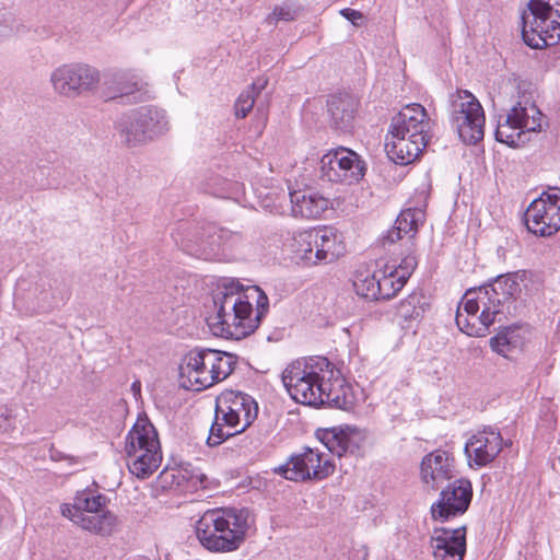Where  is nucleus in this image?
Here are the masks:
<instances>
[{
  "label": "nucleus",
  "instance_id": "f257e3e1",
  "mask_svg": "<svg viewBox=\"0 0 560 560\" xmlns=\"http://www.w3.org/2000/svg\"><path fill=\"white\" fill-rule=\"evenodd\" d=\"M215 314L208 317L211 331L221 337L248 336L269 311V299L257 285L244 288L237 280H224L213 296Z\"/></svg>",
  "mask_w": 560,
  "mask_h": 560
},
{
  "label": "nucleus",
  "instance_id": "f03ea898",
  "mask_svg": "<svg viewBox=\"0 0 560 560\" xmlns=\"http://www.w3.org/2000/svg\"><path fill=\"white\" fill-rule=\"evenodd\" d=\"M289 395L299 404L349 410L353 406L350 388L334 377L332 364L324 357H311L289 364L281 375Z\"/></svg>",
  "mask_w": 560,
  "mask_h": 560
},
{
  "label": "nucleus",
  "instance_id": "7ed1b4c3",
  "mask_svg": "<svg viewBox=\"0 0 560 560\" xmlns=\"http://www.w3.org/2000/svg\"><path fill=\"white\" fill-rule=\"evenodd\" d=\"M431 120L417 103L405 106L392 119L385 147L395 163L406 165L422 153L431 139Z\"/></svg>",
  "mask_w": 560,
  "mask_h": 560
},
{
  "label": "nucleus",
  "instance_id": "20e7f679",
  "mask_svg": "<svg viewBox=\"0 0 560 560\" xmlns=\"http://www.w3.org/2000/svg\"><path fill=\"white\" fill-rule=\"evenodd\" d=\"M236 364L237 357L233 353L195 347L182 359L180 385L188 390H203L228 378Z\"/></svg>",
  "mask_w": 560,
  "mask_h": 560
},
{
  "label": "nucleus",
  "instance_id": "39448f33",
  "mask_svg": "<svg viewBox=\"0 0 560 560\" xmlns=\"http://www.w3.org/2000/svg\"><path fill=\"white\" fill-rule=\"evenodd\" d=\"M258 416V404L248 394L224 390L215 398L214 420L210 427L207 444H222L248 429Z\"/></svg>",
  "mask_w": 560,
  "mask_h": 560
},
{
  "label": "nucleus",
  "instance_id": "423d86ee",
  "mask_svg": "<svg viewBox=\"0 0 560 560\" xmlns=\"http://www.w3.org/2000/svg\"><path fill=\"white\" fill-rule=\"evenodd\" d=\"M247 515V511L235 509L207 511L197 522V538L213 552L236 550L248 529Z\"/></svg>",
  "mask_w": 560,
  "mask_h": 560
},
{
  "label": "nucleus",
  "instance_id": "0eeeda50",
  "mask_svg": "<svg viewBox=\"0 0 560 560\" xmlns=\"http://www.w3.org/2000/svg\"><path fill=\"white\" fill-rule=\"evenodd\" d=\"M125 454L129 471L139 479L149 478L160 467L161 445L148 419H139L126 435Z\"/></svg>",
  "mask_w": 560,
  "mask_h": 560
},
{
  "label": "nucleus",
  "instance_id": "6e6552de",
  "mask_svg": "<svg viewBox=\"0 0 560 560\" xmlns=\"http://www.w3.org/2000/svg\"><path fill=\"white\" fill-rule=\"evenodd\" d=\"M522 14V37L535 49L560 42V0H530Z\"/></svg>",
  "mask_w": 560,
  "mask_h": 560
},
{
  "label": "nucleus",
  "instance_id": "1a4fd4ad",
  "mask_svg": "<svg viewBox=\"0 0 560 560\" xmlns=\"http://www.w3.org/2000/svg\"><path fill=\"white\" fill-rule=\"evenodd\" d=\"M106 502V495L84 489L77 492L73 503L61 504L60 512L83 529L106 536L113 533L117 524L116 515L109 511L103 512Z\"/></svg>",
  "mask_w": 560,
  "mask_h": 560
},
{
  "label": "nucleus",
  "instance_id": "9d476101",
  "mask_svg": "<svg viewBox=\"0 0 560 560\" xmlns=\"http://www.w3.org/2000/svg\"><path fill=\"white\" fill-rule=\"evenodd\" d=\"M116 129L121 141L129 148L143 145L168 130L166 113L154 106H141L125 113Z\"/></svg>",
  "mask_w": 560,
  "mask_h": 560
},
{
  "label": "nucleus",
  "instance_id": "9b49d317",
  "mask_svg": "<svg viewBox=\"0 0 560 560\" xmlns=\"http://www.w3.org/2000/svg\"><path fill=\"white\" fill-rule=\"evenodd\" d=\"M485 113L478 100L468 91L452 96L451 122L462 141L476 144L483 139Z\"/></svg>",
  "mask_w": 560,
  "mask_h": 560
},
{
  "label": "nucleus",
  "instance_id": "f8f14e48",
  "mask_svg": "<svg viewBox=\"0 0 560 560\" xmlns=\"http://www.w3.org/2000/svg\"><path fill=\"white\" fill-rule=\"evenodd\" d=\"M525 225L529 233L540 237H550L560 230L559 187H550L529 203Z\"/></svg>",
  "mask_w": 560,
  "mask_h": 560
},
{
  "label": "nucleus",
  "instance_id": "ddd939ff",
  "mask_svg": "<svg viewBox=\"0 0 560 560\" xmlns=\"http://www.w3.org/2000/svg\"><path fill=\"white\" fill-rule=\"evenodd\" d=\"M100 79L97 69L80 62L61 65L50 73L54 92L67 98H75L92 91Z\"/></svg>",
  "mask_w": 560,
  "mask_h": 560
},
{
  "label": "nucleus",
  "instance_id": "4468645a",
  "mask_svg": "<svg viewBox=\"0 0 560 560\" xmlns=\"http://www.w3.org/2000/svg\"><path fill=\"white\" fill-rule=\"evenodd\" d=\"M366 165L354 151L338 147L320 159V177L330 183L352 185L365 175Z\"/></svg>",
  "mask_w": 560,
  "mask_h": 560
},
{
  "label": "nucleus",
  "instance_id": "2eb2a0df",
  "mask_svg": "<svg viewBox=\"0 0 560 560\" xmlns=\"http://www.w3.org/2000/svg\"><path fill=\"white\" fill-rule=\"evenodd\" d=\"M335 470V464L318 451L306 447L301 454L292 455L289 460L276 467L273 471L288 480H323Z\"/></svg>",
  "mask_w": 560,
  "mask_h": 560
},
{
  "label": "nucleus",
  "instance_id": "dca6fc26",
  "mask_svg": "<svg viewBox=\"0 0 560 560\" xmlns=\"http://www.w3.org/2000/svg\"><path fill=\"white\" fill-rule=\"evenodd\" d=\"M441 489L439 500L430 509L434 521L447 522L468 510L472 500V485L469 479L455 478Z\"/></svg>",
  "mask_w": 560,
  "mask_h": 560
},
{
  "label": "nucleus",
  "instance_id": "f3484780",
  "mask_svg": "<svg viewBox=\"0 0 560 560\" xmlns=\"http://www.w3.org/2000/svg\"><path fill=\"white\" fill-rule=\"evenodd\" d=\"M503 447V438L493 427H485L472 434L465 443L464 453L469 467L480 468L492 463Z\"/></svg>",
  "mask_w": 560,
  "mask_h": 560
},
{
  "label": "nucleus",
  "instance_id": "a211bd4d",
  "mask_svg": "<svg viewBox=\"0 0 560 560\" xmlns=\"http://www.w3.org/2000/svg\"><path fill=\"white\" fill-rule=\"evenodd\" d=\"M421 481L431 490H439L456 477L455 459L444 450L427 454L420 465Z\"/></svg>",
  "mask_w": 560,
  "mask_h": 560
},
{
  "label": "nucleus",
  "instance_id": "6ab92c4d",
  "mask_svg": "<svg viewBox=\"0 0 560 560\" xmlns=\"http://www.w3.org/2000/svg\"><path fill=\"white\" fill-rule=\"evenodd\" d=\"M466 526L435 527L431 535L434 559L463 560L466 553Z\"/></svg>",
  "mask_w": 560,
  "mask_h": 560
},
{
  "label": "nucleus",
  "instance_id": "aec40b11",
  "mask_svg": "<svg viewBox=\"0 0 560 560\" xmlns=\"http://www.w3.org/2000/svg\"><path fill=\"white\" fill-rule=\"evenodd\" d=\"M518 272L498 276L491 283L482 285L488 296L498 308V316L509 312L513 299L521 292Z\"/></svg>",
  "mask_w": 560,
  "mask_h": 560
},
{
  "label": "nucleus",
  "instance_id": "412c9836",
  "mask_svg": "<svg viewBox=\"0 0 560 560\" xmlns=\"http://www.w3.org/2000/svg\"><path fill=\"white\" fill-rule=\"evenodd\" d=\"M25 284V281L19 282L15 291L14 303L20 310L28 315H34L47 312L52 307L44 281L30 284L27 289L24 288Z\"/></svg>",
  "mask_w": 560,
  "mask_h": 560
},
{
  "label": "nucleus",
  "instance_id": "4be33fe9",
  "mask_svg": "<svg viewBox=\"0 0 560 560\" xmlns=\"http://www.w3.org/2000/svg\"><path fill=\"white\" fill-rule=\"evenodd\" d=\"M358 104V100L349 93L331 95L327 106L334 128L342 132L349 131L353 126Z\"/></svg>",
  "mask_w": 560,
  "mask_h": 560
},
{
  "label": "nucleus",
  "instance_id": "5701e85b",
  "mask_svg": "<svg viewBox=\"0 0 560 560\" xmlns=\"http://www.w3.org/2000/svg\"><path fill=\"white\" fill-rule=\"evenodd\" d=\"M292 214L305 219H317L330 206V200L317 191L295 190L290 192Z\"/></svg>",
  "mask_w": 560,
  "mask_h": 560
},
{
  "label": "nucleus",
  "instance_id": "b1692460",
  "mask_svg": "<svg viewBox=\"0 0 560 560\" xmlns=\"http://www.w3.org/2000/svg\"><path fill=\"white\" fill-rule=\"evenodd\" d=\"M466 301L463 304V310L467 316L475 317L481 308L480 315L477 317L480 325L489 327L497 320L498 308L491 304L487 290L481 287L469 289L465 293Z\"/></svg>",
  "mask_w": 560,
  "mask_h": 560
},
{
  "label": "nucleus",
  "instance_id": "393cba45",
  "mask_svg": "<svg viewBox=\"0 0 560 560\" xmlns=\"http://www.w3.org/2000/svg\"><path fill=\"white\" fill-rule=\"evenodd\" d=\"M226 234L225 230L210 224L205 229L199 241L192 242L189 240L186 244H183V247L189 255L205 260L211 259L218 254Z\"/></svg>",
  "mask_w": 560,
  "mask_h": 560
},
{
  "label": "nucleus",
  "instance_id": "a878e982",
  "mask_svg": "<svg viewBox=\"0 0 560 560\" xmlns=\"http://www.w3.org/2000/svg\"><path fill=\"white\" fill-rule=\"evenodd\" d=\"M424 218V211L420 208L402 210L397 217L393 229L387 231L386 235L383 236V245L394 244L402 236H408L409 238L415 237L419 226L423 224Z\"/></svg>",
  "mask_w": 560,
  "mask_h": 560
},
{
  "label": "nucleus",
  "instance_id": "bb28decb",
  "mask_svg": "<svg viewBox=\"0 0 560 560\" xmlns=\"http://www.w3.org/2000/svg\"><path fill=\"white\" fill-rule=\"evenodd\" d=\"M318 233L315 257L318 264H330L337 260L340 256L346 253V245L338 234L332 229H318Z\"/></svg>",
  "mask_w": 560,
  "mask_h": 560
},
{
  "label": "nucleus",
  "instance_id": "cd10ccee",
  "mask_svg": "<svg viewBox=\"0 0 560 560\" xmlns=\"http://www.w3.org/2000/svg\"><path fill=\"white\" fill-rule=\"evenodd\" d=\"M354 431L355 429L349 425L318 429L316 438L331 454L341 457L350 450Z\"/></svg>",
  "mask_w": 560,
  "mask_h": 560
},
{
  "label": "nucleus",
  "instance_id": "c85d7f7f",
  "mask_svg": "<svg viewBox=\"0 0 560 560\" xmlns=\"http://www.w3.org/2000/svg\"><path fill=\"white\" fill-rule=\"evenodd\" d=\"M505 115L512 118L514 124L520 125V128L528 135L541 129L542 113L534 103L525 102L523 104L518 102Z\"/></svg>",
  "mask_w": 560,
  "mask_h": 560
},
{
  "label": "nucleus",
  "instance_id": "c756f323",
  "mask_svg": "<svg viewBox=\"0 0 560 560\" xmlns=\"http://www.w3.org/2000/svg\"><path fill=\"white\" fill-rule=\"evenodd\" d=\"M489 342L494 352L509 358L510 353L522 349L525 342L524 331L517 326L504 327Z\"/></svg>",
  "mask_w": 560,
  "mask_h": 560
},
{
  "label": "nucleus",
  "instance_id": "7c9ffc66",
  "mask_svg": "<svg viewBox=\"0 0 560 560\" xmlns=\"http://www.w3.org/2000/svg\"><path fill=\"white\" fill-rule=\"evenodd\" d=\"M429 307V301L422 291H413L400 301L396 308V316L402 323L420 320Z\"/></svg>",
  "mask_w": 560,
  "mask_h": 560
},
{
  "label": "nucleus",
  "instance_id": "2f4dec72",
  "mask_svg": "<svg viewBox=\"0 0 560 560\" xmlns=\"http://www.w3.org/2000/svg\"><path fill=\"white\" fill-rule=\"evenodd\" d=\"M318 233L316 230L303 231L295 234L290 242V249L295 258L302 260L306 265H317L315 249Z\"/></svg>",
  "mask_w": 560,
  "mask_h": 560
},
{
  "label": "nucleus",
  "instance_id": "473e14b6",
  "mask_svg": "<svg viewBox=\"0 0 560 560\" xmlns=\"http://www.w3.org/2000/svg\"><path fill=\"white\" fill-rule=\"evenodd\" d=\"M495 140L511 148H518L529 141V136L512 118L503 115L498 120Z\"/></svg>",
  "mask_w": 560,
  "mask_h": 560
},
{
  "label": "nucleus",
  "instance_id": "72a5a7b5",
  "mask_svg": "<svg viewBox=\"0 0 560 560\" xmlns=\"http://www.w3.org/2000/svg\"><path fill=\"white\" fill-rule=\"evenodd\" d=\"M267 79H258L256 82H253L252 85L243 91L235 104V115L238 118H245L248 113L252 110L256 96L266 88Z\"/></svg>",
  "mask_w": 560,
  "mask_h": 560
},
{
  "label": "nucleus",
  "instance_id": "f704fd0d",
  "mask_svg": "<svg viewBox=\"0 0 560 560\" xmlns=\"http://www.w3.org/2000/svg\"><path fill=\"white\" fill-rule=\"evenodd\" d=\"M406 284L393 269L388 273L381 272L377 276V285L380 287V300H389L395 296Z\"/></svg>",
  "mask_w": 560,
  "mask_h": 560
},
{
  "label": "nucleus",
  "instance_id": "c9c22d12",
  "mask_svg": "<svg viewBox=\"0 0 560 560\" xmlns=\"http://www.w3.org/2000/svg\"><path fill=\"white\" fill-rule=\"evenodd\" d=\"M353 285L358 295L370 301L380 300V287L377 285L376 273L355 280Z\"/></svg>",
  "mask_w": 560,
  "mask_h": 560
},
{
  "label": "nucleus",
  "instance_id": "e433bc0d",
  "mask_svg": "<svg viewBox=\"0 0 560 560\" xmlns=\"http://www.w3.org/2000/svg\"><path fill=\"white\" fill-rule=\"evenodd\" d=\"M264 443V434L260 431L252 430L238 440V448L245 456L257 452Z\"/></svg>",
  "mask_w": 560,
  "mask_h": 560
},
{
  "label": "nucleus",
  "instance_id": "4c0bfd02",
  "mask_svg": "<svg viewBox=\"0 0 560 560\" xmlns=\"http://www.w3.org/2000/svg\"><path fill=\"white\" fill-rule=\"evenodd\" d=\"M468 317L469 316L464 315L460 312V308L458 310L456 315V324L458 328L468 336H485L489 327H486L483 325L476 327L475 323H470Z\"/></svg>",
  "mask_w": 560,
  "mask_h": 560
},
{
  "label": "nucleus",
  "instance_id": "58836bf2",
  "mask_svg": "<svg viewBox=\"0 0 560 560\" xmlns=\"http://www.w3.org/2000/svg\"><path fill=\"white\" fill-rule=\"evenodd\" d=\"M298 16V11L290 5L276 7L266 18L268 24H276L279 21H293Z\"/></svg>",
  "mask_w": 560,
  "mask_h": 560
},
{
  "label": "nucleus",
  "instance_id": "ea45409f",
  "mask_svg": "<svg viewBox=\"0 0 560 560\" xmlns=\"http://www.w3.org/2000/svg\"><path fill=\"white\" fill-rule=\"evenodd\" d=\"M417 265V257L413 254H408L401 259L400 264L393 270L400 277L401 280L407 282L412 272L415 271Z\"/></svg>",
  "mask_w": 560,
  "mask_h": 560
},
{
  "label": "nucleus",
  "instance_id": "a19ab883",
  "mask_svg": "<svg viewBox=\"0 0 560 560\" xmlns=\"http://www.w3.org/2000/svg\"><path fill=\"white\" fill-rule=\"evenodd\" d=\"M15 428V418L7 406H0V432L8 433Z\"/></svg>",
  "mask_w": 560,
  "mask_h": 560
},
{
  "label": "nucleus",
  "instance_id": "79ce46f5",
  "mask_svg": "<svg viewBox=\"0 0 560 560\" xmlns=\"http://www.w3.org/2000/svg\"><path fill=\"white\" fill-rule=\"evenodd\" d=\"M223 183V179L219 176H211L209 179H207L202 186L201 189L206 194H210L213 196H220L222 192V189L220 188V185Z\"/></svg>",
  "mask_w": 560,
  "mask_h": 560
},
{
  "label": "nucleus",
  "instance_id": "37998d69",
  "mask_svg": "<svg viewBox=\"0 0 560 560\" xmlns=\"http://www.w3.org/2000/svg\"><path fill=\"white\" fill-rule=\"evenodd\" d=\"M49 458L54 462L68 460L71 465L78 464L80 462L78 457L67 455L54 446L49 448Z\"/></svg>",
  "mask_w": 560,
  "mask_h": 560
},
{
  "label": "nucleus",
  "instance_id": "c03bdc74",
  "mask_svg": "<svg viewBox=\"0 0 560 560\" xmlns=\"http://www.w3.org/2000/svg\"><path fill=\"white\" fill-rule=\"evenodd\" d=\"M340 14L353 25H359V22L363 20V14L360 11L350 8L340 10Z\"/></svg>",
  "mask_w": 560,
  "mask_h": 560
},
{
  "label": "nucleus",
  "instance_id": "a18cd8bd",
  "mask_svg": "<svg viewBox=\"0 0 560 560\" xmlns=\"http://www.w3.org/2000/svg\"><path fill=\"white\" fill-rule=\"evenodd\" d=\"M13 32V28L12 26L10 25H4L0 22V42L7 37H9Z\"/></svg>",
  "mask_w": 560,
  "mask_h": 560
},
{
  "label": "nucleus",
  "instance_id": "49530a36",
  "mask_svg": "<svg viewBox=\"0 0 560 560\" xmlns=\"http://www.w3.org/2000/svg\"><path fill=\"white\" fill-rule=\"evenodd\" d=\"M119 90H120V93L122 95H128V94L132 93L136 90L138 91L139 88H138V83L133 82L132 84H128V85L121 86Z\"/></svg>",
  "mask_w": 560,
  "mask_h": 560
},
{
  "label": "nucleus",
  "instance_id": "de8ad7c7",
  "mask_svg": "<svg viewBox=\"0 0 560 560\" xmlns=\"http://www.w3.org/2000/svg\"><path fill=\"white\" fill-rule=\"evenodd\" d=\"M32 186L36 187V188H37V189H39V190H44V189H48V188H50V187H51V184H50V182H49L48 179H43V178H42L39 182H37V180L35 179V183H34V184H32Z\"/></svg>",
  "mask_w": 560,
  "mask_h": 560
},
{
  "label": "nucleus",
  "instance_id": "09e8293b",
  "mask_svg": "<svg viewBox=\"0 0 560 560\" xmlns=\"http://www.w3.org/2000/svg\"><path fill=\"white\" fill-rule=\"evenodd\" d=\"M131 390L135 394V396L140 395L141 383L139 381L133 382L131 384Z\"/></svg>",
  "mask_w": 560,
  "mask_h": 560
},
{
  "label": "nucleus",
  "instance_id": "8fccbe9b",
  "mask_svg": "<svg viewBox=\"0 0 560 560\" xmlns=\"http://www.w3.org/2000/svg\"><path fill=\"white\" fill-rule=\"evenodd\" d=\"M46 171H48V167L46 166H37L35 170V173H39V175L44 176L46 175Z\"/></svg>",
  "mask_w": 560,
  "mask_h": 560
},
{
  "label": "nucleus",
  "instance_id": "3c124183",
  "mask_svg": "<svg viewBox=\"0 0 560 560\" xmlns=\"http://www.w3.org/2000/svg\"><path fill=\"white\" fill-rule=\"evenodd\" d=\"M70 298V290L69 288L67 287L66 288V291L63 292L62 296H61V300H68Z\"/></svg>",
  "mask_w": 560,
  "mask_h": 560
},
{
  "label": "nucleus",
  "instance_id": "603ef678",
  "mask_svg": "<svg viewBox=\"0 0 560 560\" xmlns=\"http://www.w3.org/2000/svg\"><path fill=\"white\" fill-rule=\"evenodd\" d=\"M206 479V477L201 474L200 477H199V481H200V485L203 483V480Z\"/></svg>",
  "mask_w": 560,
  "mask_h": 560
}]
</instances>
